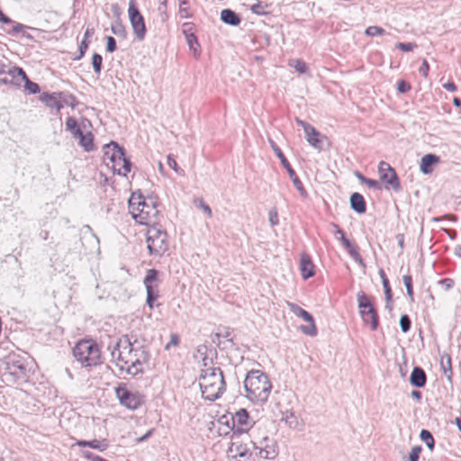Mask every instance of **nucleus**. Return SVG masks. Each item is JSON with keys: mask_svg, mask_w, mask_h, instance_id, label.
Wrapping results in <instances>:
<instances>
[{"mask_svg": "<svg viewBox=\"0 0 461 461\" xmlns=\"http://www.w3.org/2000/svg\"><path fill=\"white\" fill-rule=\"evenodd\" d=\"M112 358L121 371L128 375H137L144 372L143 365L149 360V353L137 341H131L128 335L122 336L113 346Z\"/></svg>", "mask_w": 461, "mask_h": 461, "instance_id": "obj_1", "label": "nucleus"}, {"mask_svg": "<svg viewBox=\"0 0 461 461\" xmlns=\"http://www.w3.org/2000/svg\"><path fill=\"white\" fill-rule=\"evenodd\" d=\"M212 364V359H203V367L199 376L202 395L209 401L218 399L225 391L222 371Z\"/></svg>", "mask_w": 461, "mask_h": 461, "instance_id": "obj_2", "label": "nucleus"}, {"mask_svg": "<svg viewBox=\"0 0 461 461\" xmlns=\"http://www.w3.org/2000/svg\"><path fill=\"white\" fill-rule=\"evenodd\" d=\"M129 211L136 222L151 226L158 223L159 211L154 197H145L140 191H135L129 199Z\"/></svg>", "mask_w": 461, "mask_h": 461, "instance_id": "obj_3", "label": "nucleus"}, {"mask_svg": "<svg viewBox=\"0 0 461 461\" xmlns=\"http://www.w3.org/2000/svg\"><path fill=\"white\" fill-rule=\"evenodd\" d=\"M246 397L253 402H266L272 390L268 376L261 370H250L244 380Z\"/></svg>", "mask_w": 461, "mask_h": 461, "instance_id": "obj_4", "label": "nucleus"}, {"mask_svg": "<svg viewBox=\"0 0 461 461\" xmlns=\"http://www.w3.org/2000/svg\"><path fill=\"white\" fill-rule=\"evenodd\" d=\"M75 358L86 367L97 366L101 363V351L93 340H81L73 348Z\"/></svg>", "mask_w": 461, "mask_h": 461, "instance_id": "obj_5", "label": "nucleus"}, {"mask_svg": "<svg viewBox=\"0 0 461 461\" xmlns=\"http://www.w3.org/2000/svg\"><path fill=\"white\" fill-rule=\"evenodd\" d=\"M4 379L14 384H23L29 377V370L25 360L17 355H10L5 360Z\"/></svg>", "mask_w": 461, "mask_h": 461, "instance_id": "obj_6", "label": "nucleus"}, {"mask_svg": "<svg viewBox=\"0 0 461 461\" xmlns=\"http://www.w3.org/2000/svg\"><path fill=\"white\" fill-rule=\"evenodd\" d=\"M146 242L150 255L160 257L168 249V236L161 226L157 224L148 228Z\"/></svg>", "mask_w": 461, "mask_h": 461, "instance_id": "obj_7", "label": "nucleus"}, {"mask_svg": "<svg viewBox=\"0 0 461 461\" xmlns=\"http://www.w3.org/2000/svg\"><path fill=\"white\" fill-rule=\"evenodd\" d=\"M359 313L365 324L369 325L372 330L378 327V315L373 306L370 298L364 292H359L357 295Z\"/></svg>", "mask_w": 461, "mask_h": 461, "instance_id": "obj_8", "label": "nucleus"}, {"mask_svg": "<svg viewBox=\"0 0 461 461\" xmlns=\"http://www.w3.org/2000/svg\"><path fill=\"white\" fill-rule=\"evenodd\" d=\"M252 451L249 456L253 454L264 459L273 460L278 455V448L276 441L274 438L264 437L258 440H251Z\"/></svg>", "mask_w": 461, "mask_h": 461, "instance_id": "obj_9", "label": "nucleus"}, {"mask_svg": "<svg viewBox=\"0 0 461 461\" xmlns=\"http://www.w3.org/2000/svg\"><path fill=\"white\" fill-rule=\"evenodd\" d=\"M115 394L120 403L131 410H136L144 403V397L139 393L131 392L125 385L115 388Z\"/></svg>", "mask_w": 461, "mask_h": 461, "instance_id": "obj_10", "label": "nucleus"}, {"mask_svg": "<svg viewBox=\"0 0 461 461\" xmlns=\"http://www.w3.org/2000/svg\"><path fill=\"white\" fill-rule=\"evenodd\" d=\"M128 12L133 33L136 39L141 41L145 39L146 36V25L144 17L136 7V3L134 0L130 1Z\"/></svg>", "mask_w": 461, "mask_h": 461, "instance_id": "obj_11", "label": "nucleus"}, {"mask_svg": "<svg viewBox=\"0 0 461 461\" xmlns=\"http://www.w3.org/2000/svg\"><path fill=\"white\" fill-rule=\"evenodd\" d=\"M269 143H270V146H271L272 149L276 153V157L280 159V162H281L282 166L286 169L290 178L292 179V181H293L294 186L296 187V189L299 191L300 194L302 196H303V197H306L307 196V192L304 189V187L303 185V183L301 182L299 177L296 176L295 171L291 167L289 161L285 157V155L282 152L281 149L271 139H269Z\"/></svg>", "mask_w": 461, "mask_h": 461, "instance_id": "obj_12", "label": "nucleus"}, {"mask_svg": "<svg viewBox=\"0 0 461 461\" xmlns=\"http://www.w3.org/2000/svg\"><path fill=\"white\" fill-rule=\"evenodd\" d=\"M287 306L294 315L303 319L305 321L309 323L308 325L301 326V330L304 334L309 335L311 337L316 336L317 328L315 326L312 315L294 303L287 302Z\"/></svg>", "mask_w": 461, "mask_h": 461, "instance_id": "obj_13", "label": "nucleus"}, {"mask_svg": "<svg viewBox=\"0 0 461 461\" xmlns=\"http://www.w3.org/2000/svg\"><path fill=\"white\" fill-rule=\"evenodd\" d=\"M254 424L246 409H240L231 416V429L238 433L247 432Z\"/></svg>", "mask_w": 461, "mask_h": 461, "instance_id": "obj_14", "label": "nucleus"}, {"mask_svg": "<svg viewBox=\"0 0 461 461\" xmlns=\"http://www.w3.org/2000/svg\"><path fill=\"white\" fill-rule=\"evenodd\" d=\"M378 172L383 182L389 185L395 192L401 190V184L395 170L385 161H381L378 166Z\"/></svg>", "mask_w": 461, "mask_h": 461, "instance_id": "obj_15", "label": "nucleus"}, {"mask_svg": "<svg viewBox=\"0 0 461 461\" xmlns=\"http://www.w3.org/2000/svg\"><path fill=\"white\" fill-rule=\"evenodd\" d=\"M26 77L27 75L22 68L13 66L8 68L7 75L0 78V82L5 85L20 86L26 79Z\"/></svg>", "mask_w": 461, "mask_h": 461, "instance_id": "obj_16", "label": "nucleus"}, {"mask_svg": "<svg viewBox=\"0 0 461 461\" xmlns=\"http://www.w3.org/2000/svg\"><path fill=\"white\" fill-rule=\"evenodd\" d=\"M125 152L122 147H120L116 142L111 141L104 146V161L106 166L114 163L116 158H120V156H123Z\"/></svg>", "mask_w": 461, "mask_h": 461, "instance_id": "obj_17", "label": "nucleus"}, {"mask_svg": "<svg viewBox=\"0 0 461 461\" xmlns=\"http://www.w3.org/2000/svg\"><path fill=\"white\" fill-rule=\"evenodd\" d=\"M107 167L112 168L114 173L126 176V175L131 171V163L130 159L126 158L124 152L123 156H120V158H116L114 163L111 162Z\"/></svg>", "mask_w": 461, "mask_h": 461, "instance_id": "obj_18", "label": "nucleus"}, {"mask_svg": "<svg viewBox=\"0 0 461 461\" xmlns=\"http://www.w3.org/2000/svg\"><path fill=\"white\" fill-rule=\"evenodd\" d=\"M439 157L435 154H426L420 159V170L424 175H429L432 173L433 167L439 163Z\"/></svg>", "mask_w": 461, "mask_h": 461, "instance_id": "obj_19", "label": "nucleus"}, {"mask_svg": "<svg viewBox=\"0 0 461 461\" xmlns=\"http://www.w3.org/2000/svg\"><path fill=\"white\" fill-rule=\"evenodd\" d=\"M300 271L303 279H308L314 276V265L311 257L305 253L301 255Z\"/></svg>", "mask_w": 461, "mask_h": 461, "instance_id": "obj_20", "label": "nucleus"}, {"mask_svg": "<svg viewBox=\"0 0 461 461\" xmlns=\"http://www.w3.org/2000/svg\"><path fill=\"white\" fill-rule=\"evenodd\" d=\"M426 382L427 375L425 371L420 366H415L410 375V383L411 385L418 388H422L425 386Z\"/></svg>", "mask_w": 461, "mask_h": 461, "instance_id": "obj_21", "label": "nucleus"}, {"mask_svg": "<svg viewBox=\"0 0 461 461\" xmlns=\"http://www.w3.org/2000/svg\"><path fill=\"white\" fill-rule=\"evenodd\" d=\"M73 446H78V447H88L93 449H96L100 452H104L108 448L109 444L106 439H102V440L93 439V440H77Z\"/></svg>", "mask_w": 461, "mask_h": 461, "instance_id": "obj_22", "label": "nucleus"}, {"mask_svg": "<svg viewBox=\"0 0 461 461\" xmlns=\"http://www.w3.org/2000/svg\"><path fill=\"white\" fill-rule=\"evenodd\" d=\"M350 207L357 213L362 214L366 211V203L363 195L359 193H353L350 196Z\"/></svg>", "mask_w": 461, "mask_h": 461, "instance_id": "obj_23", "label": "nucleus"}, {"mask_svg": "<svg viewBox=\"0 0 461 461\" xmlns=\"http://www.w3.org/2000/svg\"><path fill=\"white\" fill-rule=\"evenodd\" d=\"M221 20L229 25L237 26L241 20L238 14L230 9H223L221 13Z\"/></svg>", "mask_w": 461, "mask_h": 461, "instance_id": "obj_24", "label": "nucleus"}, {"mask_svg": "<svg viewBox=\"0 0 461 461\" xmlns=\"http://www.w3.org/2000/svg\"><path fill=\"white\" fill-rule=\"evenodd\" d=\"M440 367L447 380L449 383H452L453 370L451 357L448 354H445L444 356L441 357Z\"/></svg>", "mask_w": 461, "mask_h": 461, "instance_id": "obj_25", "label": "nucleus"}, {"mask_svg": "<svg viewBox=\"0 0 461 461\" xmlns=\"http://www.w3.org/2000/svg\"><path fill=\"white\" fill-rule=\"evenodd\" d=\"M77 140L78 145L82 147L85 151L89 152L94 149V135L92 132L87 131L86 133H83Z\"/></svg>", "mask_w": 461, "mask_h": 461, "instance_id": "obj_26", "label": "nucleus"}, {"mask_svg": "<svg viewBox=\"0 0 461 461\" xmlns=\"http://www.w3.org/2000/svg\"><path fill=\"white\" fill-rule=\"evenodd\" d=\"M230 451L234 454V456L247 457L249 459V453L252 451L246 445L233 442L230 448Z\"/></svg>", "mask_w": 461, "mask_h": 461, "instance_id": "obj_27", "label": "nucleus"}, {"mask_svg": "<svg viewBox=\"0 0 461 461\" xmlns=\"http://www.w3.org/2000/svg\"><path fill=\"white\" fill-rule=\"evenodd\" d=\"M56 94H44L42 101L50 108H55L58 112L63 108V104L55 95Z\"/></svg>", "mask_w": 461, "mask_h": 461, "instance_id": "obj_28", "label": "nucleus"}, {"mask_svg": "<svg viewBox=\"0 0 461 461\" xmlns=\"http://www.w3.org/2000/svg\"><path fill=\"white\" fill-rule=\"evenodd\" d=\"M158 270H156L154 268L149 269L146 274V276L144 278V281H143L145 287L146 288H156L157 285L154 286L153 283L158 280Z\"/></svg>", "mask_w": 461, "mask_h": 461, "instance_id": "obj_29", "label": "nucleus"}, {"mask_svg": "<svg viewBox=\"0 0 461 461\" xmlns=\"http://www.w3.org/2000/svg\"><path fill=\"white\" fill-rule=\"evenodd\" d=\"M288 65L291 67V68H294L297 72H299L300 74H304L307 72V65L306 63L302 60V59H290L289 60V63Z\"/></svg>", "mask_w": 461, "mask_h": 461, "instance_id": "obj_30", "label": "nucleus"}, {"mask_svg": "<svg viewBox=\"0 0 461 461\" xmlns=\"http://www.w3.org/2000/svg\"><path fill=\"white\" fill-rule=\"evenodd\" d=\"M420 438L430 450L434 448L435 440L432 434L429 430L422 429L420 431Z\"/></svg>", "mask_w": 461, "mask_h": 461, "instance_id": "obj_31", "label": "nucleus"}, {"mask_svg": "<svg viewBox=\"0 0 461 461\" xmlns=\"http://www.w3.org/2000/svg\"><path fill=\"white\" fill-rule=\"evenodd\" d=\"M307 141L314 148L321 149V140L320 139V132L315 129V133L312 134L310 131L305 132Z\"/></svg>", "mask_w": 461, "mask_h": 461, "instance_id": "obj_32", "label": "nucleus"}, {"mask_svg": "<svg viewBox=\"0 0 461 461\" xmlns=\"http://www.w3.org/2000/svg\"><path fill=\"white\" fill-rule=\"evenodd\" d=\"M184 33L185 35V40H186V42H187L190 50H192L194 51V53L196 54L198 52V50L196 47H199V43H198L196 36L193 32L186 33L185 29L184 30Z\"/></svg>", "mask_w": 461, "mask_h": 461, "instance_id": "obj_33", "label": "nucleus"}, {"mask_svg": "<svg viewBox=\"0 0 461 461\" xmlns=\"http://www.w3.org/2000/svg\"><path fill=\"white\" fill-rule=\"evenodd\" d=\"M282 420H284L289 428L295 429L298 425L297 417L294 412H286L283 415Z\"/></svg>", "mask_w": 461, "mask_h": 461, "instance_id": "obj_34", "label": "nucleus"}, {"mask_svg": "<svg viewBox=\"0 0 461 461\" xmlns=\"http://www.w3.org/2000/svg\"><path fill=\"white\" fill-rule=\"evenodd\" d=\"M102 63H103L102 56L98 53H94V55L92 57V65H93L94 71L97 76H99L101 74Z\"/></svg>", "mask_w": 461, "mask_h": 461, "instance_id": "obj_35", "label": "nucleus"}, {"mask_svg": "<svg viewBox=\"0 0 461 461\" xmlns=\"http://www.w3.org/2000/svg\"><path fill=\"white\" fill-rule=\"evenodd\" d=\"M403 284L406 287L407 294L411 302H413V288H412V278L410 275H405L402 277Z\"/></svg>", "mask_w": 461, "mask_h": 461, "instance_id": "obj_36", "label": "nucleus"}, {"mask_svg": "<svg viewBox=\"0 0 461 461\" xmlns=\"http://www.w3.org/2000/svg\"><path fill=\"white\" fill-rule=\"evenodd\" d=\"M147 291V304L150 309L153 308V303L158 297V290L156 288H146Z\"/></svg>", "mask_w": 461, "mask_h": 461, "instance_id": "obj_37", "label": "nucleus"}, {"mask_svg": "<svg viewBox=\"0 0 461 461\" xmlns=\"http://www.w3.org/2000/svg\"><path fill=\"white\" fill-rule=\"evenodd\" d=\"M26 26L22 24V23H14V26L12 27V29L10 30H7L6 32L10 35H14L16 33H19V32H23V35L29 38V39H32V37L30 35V34H25L23 32V29L25 28Z\"/></svg>", "mask_w": 461, "mask_h": 461, "instance_id": "obj_38", "label": "nucleus"}, {"mask_svg": "<svg viewBox=\"0 0 461 461\" xmlns=\"http://www.w3.org/2000/svg\"><path fill=\"white\" fill-rule=\"evenodd\" d=\"M365 33L367 36L375 37V36H379V35L384 34L385 31L382 27L373 25V26H368L366 29Z\"/></svg>", "mask_w": 461, "mask_h": 461, "instance_id": "obj_39", "label": "nucleus"}, {"mask_svg": "<svg viewBox=\"0 0 461 461\" xmlns=\"http://www.w3.org/2000/svg\"><path fill=\"white\" fill-rule=\"evenodd\" d=\"M346 249H347L348 254L350 255V257L356 262H357L358 264L364 266V260H363L362 257L360 256V254L358 253L357 249L355 246H353L351 244L349 248H346Z\"/></svg>", "mask_w": 461, "mask_h": 461, "instance_id": "obj_40", "label": "nucleus"}, {"mask_svg": "<svg viewBox=\"0 0 461 461\" xmlns=\"http://www.w3.org/2000/svg\"><path fill=\"white\" fill-rule=\"evenodd\" d=\"M23 82L25 83L24 86H25V89L30 93V94H37V93H40L41 89H40V86L37 84V83H34L32 81H31L28 77H26V79L23 80Z\"/></svg>", "mask_w": 461, "mask_h": 461, "instance_id": "obj_41", "label": "nucleus"}, {"mask_svg": "<svg viewBox=\"0 0 461 461\" xmlns=\"http://www.w3.org/2000/svg\"><path fill=\"white\" fill-rule=\"evenodd\" d=\"M400 326L401 330L403 333H406L410 330L411 326V321L410 317L407 314H403L400 318Z\"/></svg>", "mask_w": 461, "mask_h": 461, "instance_id": "obj_42", "label": "nucleus"}, {"mask_svg": "<svg viewBox=\"0 0 461 461\" xmlns=\"http://www.w3.org/2000/svg\"><path fill=\"white\" fill-rule=\"evenodd\" d=\"M112 32L113 34L117 35L118 37L124 38L126 36L125 28L121 23H116L115 24H113Z\"/></svg>", "mask_w": 461, "mask_h": 461, "instance_id": "obj_43", "label": "nucleus"}, {"mask_svg": "<svg viewBox=\"0 0 461 461\" xmlns=\"http://www.w3.org/2000/svg\"><path fill=\"white\" fill-rule=\"evenodd\" d=\"M268 220H269V222H270L271 226L274 227V226L278 225V223H279L278 212H277V210L276 208H272L268 212Z\"/></svg>", "mask_w": 461, "mask_h": 461, "instance_id": "obj_44", "label": "nucleus"}, {"mask_svg": "<svg viewBox=\"0 0 461 461\" xmlns=\"http://www.w3.org/2000/svg\"><path fill=\"white\" fill-rule=\"evenodd\" d=\"M333 226H334V228L337 229L336 233L340 235L339 240H340L341 243L343 244V246L345 248H349L351 245V242L348 239L346 238L345 232L337 224H333Z\"/></svg>", "mask_w": 461, "mask_h": 461, "instance_id": "obj_45", "label": "nucleus"}, {"mask_svg": "<svg viewBox=\"0 0 461 461\" xmlns=\"http://www.w3.org/2000/svg\"><path fill=\"white\" fill-rule=\"evenodd\" d=\"M422 450L420 446H415L411 448V453L409 454L408 459L409 461H418L420 458V454Z\"/></svg>", "mask_w": 461, "mask_h": 461, "instance_id": "obj_46", "label": "nucleus"}, {"mask_svg": "<svg viewBox=\"0 0 461 461\" xmlns=\"http://www.w3.org/2000/svg\"><path fill=\"white\" fill-rule=\"evenodd\" d=\"M167 165L169 167H171L173 170H175L176 173L183 175L184 170L181 169L176 161V159L172 157V155L167 156Z\"/></svg>", "mask_w": 461, "mask_h": 461, "instance_id": "obj_47", "label": "nucleus"}, {"mask_svg": "<svg viewBox=\"0 0 461 461\" xmlns=\"http://www.w3.org/2000/svg\"><path fill=\"white\" fill-rule=\"evenodd\" d=\"M87 48H88V41H87V40L84 39L79 45L78 55L74 59H76V60L80 59L85 55Z\"/></svg>", "mask_w": 461, "mask_h": 461, "instance_id": "obj_48", "label": "nucleus"}, {"mask_svg": "<svg viewBox=\"0 0 461 461\" xmlns=\"http://www.w3.org/2000/svg\"><path fill=\"white\" fill-rule=\"evenodd\" d=\"M295 122L298 125H300L303 128L305 132L310 131L312 134L315 133V128L313 126H312L311 124H309L308 122H306L299 118H296Z\"/></svg>", "mask_w": 461, "mask_h": 461, "instance_id": "obj_49", "label": "nucleus"}, {"mask_svg": "<svg viewBox=\"0 0 461 461\" xmlns=\"http://www.w3.org/2000/svg\"><path fill=\"white\" fill-rule=\"evenodd\" d=\"M116 41L113 37L112 36H107L106 37V50L110 53L113 52L116 50Z\"/></svg>", "mask_w": 461, "mask_h": 461, "instance_id": "obj_50", "label": "nucleus"}, {"mask_svg": "<svg viewBox=\"0 0 461 461\" xmlns=\"http://www.w3.org/2000/svg\"><path fill=\"white\" fill-rule=\"evenodd\" d=\"M382 284H383V287H384V294H385V299H392L393 298V294H392V290H391V287H390V284H389V280L388 278H384V280L382 281Z\"/></svg>", "mask_w": 461, "mask_h": 461, "instance_id": "obj_51", "label": "nucleus"}, {"mask_svg": "<svg viewBox=\"0 0 461 461\" xmlns=\"http://www.w3.org/2000/svg\"><path fill=\"white\" fill-rule=\"evenodd\" d=\"M250 10L252 11V13L259 15L267 14L265 6L261 3L252 5Z\"/></svg>", "mask_w": 461, "mask_h": 461, "instance_id": "obj_52", "label": "nucleus"}, {"mask_svg": "<svg viewBox=\"0 0 461 461\" xmlns=\"http://www.w3.org/2000/svg\"><path fill=\"white\" fill-rule=\"evenodd\" d=\"M397 90L402 94L406 93L411 90V85L404 80H399L397 81Z\"/></svg>", "mask_w": 461, "mask_h": 461, "instance_id": "obj_53", "label": "nucleus"}, {"mask_svg": "<svg viewBox=\"0 0 461 461\" xmlns=\"http://www.w3.org/2000/svg\"><path fill=\"white\" fill-rule=\"evenodd\" d=\"M396 47L404 52L411 51L416 45L411 42H399Z\"/></svg>", "mask_w": 461, "mask_h": 461, "instance_id": "obj_54", "label": "nucleus"}, {"mask_svg": "<svg viewBox=\"0 0 461 461\" xmlns=\"http://www.w3.org/2000/svg\"><path fill=\"white\" fill-rule=\"evenodd\" d=\"M78 126L77 120L74 117H68L66 120V129L67 131L75 130V128Z\"/></svg>", "mask_w": 461, "mask_h": 461, "instance_id": "obj_55", "label": "nucleus"}, {"mask_svg": "<svg viewBox=\"0 0 461 461\" xmlns=\"http://www.w3.org/2000/svg\"><path fill=\"white\" fill-rule=\"evenodd\" d=\"M179 344V338L177 334L172 333L170 335V341L165 346V348L168 350L171 346H177Z\"/></svg>", "mask_w": 461, "mask_h": 461, "instance_id": "obj_56", "label": "nucleus"}, {"mask_svg": "<svg viewBox=\"0 0 461 461\" xmlns=\"http://www.w3.org/2000/svg\"><path fill=\"white\" fill-rule=\"evenodd\" d=\"M364 184L366 185L368 187L378 190L381 188L380 184L377 180L366 178V180H364Z\"/></svg>", "mask_w": 461, "mask_h": 461, "instance_id": "obj_57", "label": "nucleus"}, {"mask_svg": "<svg viewBox=\"0 0 461 461\" xmlns=\"http://www.w3.org/2000/svg\"><path fill=\"white\" fill-rule=\"evenodd\" d=\"M179 1H180V8H179L180 16L183 18L189 17L190 14H189L187 9L185 7H183V5H187L188 1L187 0H179Z\"/></svg>", "mask_w": 461, "mask_h": 461, "instance_id": "obj_58", "label": "nucleus"}, {"mask_svg": "<svg viewBox=\"0 0 461 461\" xmlns=\"http://www.w3.org/2000/svg\"><path fill=\"white\" fill-rule=\"evenodd\" d=\"M429 63L426 59H423L422 61V65L420 66V68H419V72L420 74H421L424 77H426L428 76V73H429Z\"/></svg>", "mask_w": 461, "mask_h": 461, "instance_id": "obj_59", "label": "nucleus"}, {"mask_svg": "<svg viewBox=\"0 0 461 461\" xmlns=\"http://www.w3.org/2000/svg\"><path fill=\"white\" fill-rule=\"evenodd\" d=\"M199 207L208 215V217H212V210L208 204H206L203 200L199 201Z\"/></svg>", "mask_w": 461, "mask_h": 461, "instance_id": "obj_60", "label": "nucleus"}, {"mask_svg": "<svg viewBox=\"0 0 461 461\" xmlns=\"http://www.w3.org/2000/svg\"><path fill=\"white\" fill-rule=\"evenodd\" d=\"M439 284L442 285L443 286H445L446 290H448L453 287L454 281L450 278H444L439 281Z\"/></svg>", "mask_w": 461, "mask_h": 461, "instance_id": "obj_61", "label": "nucleus"}, {"mask_svg": "<svg viewBox=\"0 0 461 461\" xmlns=\"http://www.w3.org/2000/svg\"><path fill=\"white\" fill-rule=\"evenodd\" d=\"M81 455L85 458H86L88 460H91V461H95V457L97 456L96 455H95L94 453L90 452L89 450H85V449L81 450Z\"/></svg>", "mask_w": 461, "mask_h": 461, "instance_id": "obj_62", "label": "nucleus"}, {"mask_svg": "<svg viewBox=\"0 0 461 461\" xmlns=\"http://www.w3.org/2000/svg\"><path fill=\"white\" fill-rule=\"evenodd\" d=\"M69 132L76 140H77L84 133L79 126H77L75 130L69 131Z\"/></svg>", "mask_w": 461, "mask_h": 461, "instance_id": "obj_63", "label": "nucleus"}, {"mask_svg": "<svg viewBox=\"0 0 461 461\" xmlns=\"http://www.w3.org/2000/svg\"><path fill=\"white\" fill-rule=\"evenodd\" d=\"M443 87L446 90L450 91V92H455L456 90V86L455 85L454 82L445 83V84H443Z\"/></svg>", "mask_w": 461, "mask_h": 461, "instance_id": "obj_64", "label": "nucleus"}]
</instances>
